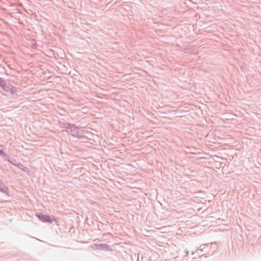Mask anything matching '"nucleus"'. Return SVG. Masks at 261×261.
I'll use <instances>...</instances> for the list:
<instances>
[{"mask_svg": "<svg viewBox=\"0 0 261 261\" xmlns=\"http://www.w3.org/2000/svg\"><path fill=\"white\" fill-rule=\"evenodd\" d=\"M64 127L66 129V132L68 134L77 138L82 136L79 127L75 126L74 124L66 123L64 124Z\"/></svg>", "mask_w": 261, "mask_h": 261, "instance_id": "1", "label": "nucleus"}, {"mask_svg": "<svg viewBox=\"0 0 261 261\" xmlns=\"http://www.w3.org/2000/svg\"><path fill=\"white\" fill-rule=\"evenodd\" d=\"M36 216L37 218L43 222L52 223L53 220L50 218L48 215H46L42 213H37Z\"/></svg>", "mask_w": 261, "mask_h": 261, "instance_id": "2", "label": "nucleus"}, {"mask_svg": "<svg viewBox=\"0 0 261 261\" xmlns=\"http://www.w3.org/2000/svg\"><path fill=\"white\" fill-rule=\"evenodd\" d=\"M3 89L7 92H10L11 93H14L15 89L14 87L9 83H7L6 86H4Z\"/></svg>", "mask_w": 261, "mask_h": 261, "instance_id": "3", "label": "nucleus"}, {"mask_svg": "<svg viewBox=\"0 0 261 261\" xmlns=\"http://www.w3.org/2000/svg\"><path fill=\"white\" fill-rule=\"evenodd\" d=\"M99 249L101 250H107L110 248V246L107 244H99Z\"/></svg>", "mask_w": 261, "mask_h": 261, "instance_id": "4", "label": "nucleus"}, {"mask_svg": "<svg viewBox=\"0 0 261 261\" xmlns=\"http://www.w3.org/2000/svg\"><path fill=\"white\" fill-rule=\"evenodd\" d=\"M17 168H19V169H21L25 172L28 173L29 172V169L27 167H24L22 164H17Z\"/></svg>", "mask_w": 261, "mask_h": 261, "instance_id": "5", "label": "nucleus"}, {"mask_svg": "<svg viewBox=\"0 0 261 261\" xmlns=\"http://www.w3.org/2000/svg\"><path fill=\"white\" fill-rule=\"evenodd\" d=\"M0 191L2 192L7 194V188L2 184H0Z\"/></svg>", "mask_w": 261, "mask_h": 261, "instance_id": "6", "label": "nucleus"}, {"mask_svg": "<svg viewBox=\"0 0 261 261\" xmlns=\"http://www.w3.org/2000/svg\"><path fill=\"white\" fill-rule=\"evenodd\" d=\"M7 83L6 82L5 80L2 77H0V87H1L3 88L4 86H6V84Z\"/></svg>", "mask_w": 261, "mask_h": 261, "instance_id": "7", "label": "nucleus"}, {"mask_svg": "<svg viewBox=\"0 0 261 261\" xmlns=\"http://www.w3.org/2000/svg\"><path fill=\"white\" fill-rule=\"evenodd\" d=\"M91 247L93 250H97V249H99L98 244H92V245H91Z\"/></svg>", "mask_w": 261, "mask_h": 261, "instance_id": "8", "label": "nucleus"}, {"mask_svg": "<svg viewBox=\"0 0 261 261\" xmlns=\"http://www.w3.org/2000/svg\"><path fill=\"white\" fill-rule=\"evenodd\" d=\"M0 156H5L6 153L2 149H0Z\"/></svg>", "mask_w": 261, "mask_h": 261, "instance_id": "9", "label": "nucleus"}, {"mask_svg": "<svg viewBox=\"0 0 261 261\" xmlns=\"http://www.w3.org/2000/svg\"><path fill=\"white\" fill-rule=\"evenodd\" d=\"M17 13H20V12H19V10L18 9H17Z\"/></svg>", "mask_w": 261, "mask_h": 261, "instance_id": "10", "label": "nucleus"}, {"mask_svg": "<svg viewBox=\"0 0 261 261\" xmlns=\"http://www.w3.org/2000/svg\"><path fill=\"white\" fill-rule=\"evenodd\" d=\"M17 7L19 6L18 3L17 4Z\"/></svg>", "mask_w": 261, "mask_h": 261, "instance_id": "11", "label": "nucleus"}, {"mask_svg": "<svg viewBox=\"0 0 261 261\" xmlns=\"http://www.w3.org/2000/svg\"><path fill=\"white\" fill-rule=\"evenodd\" d=\"M3 145H0V147H3Z\"/></svg>", "mask_w": 261, "mask_h": 261, "instance_id": "12", "label": "nucleus"}]
</instances>
